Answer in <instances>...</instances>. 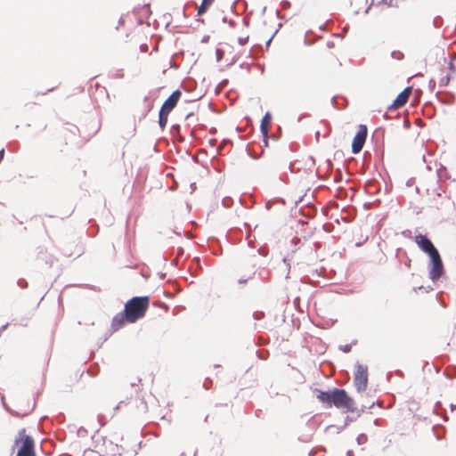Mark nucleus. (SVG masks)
I'll use <instances>...</instances> for the list:
<instances>
[{"instance_id":"obj_14","label":"nucleus","mask_w":456,"mask_h":456,"mask_svg":"<svg viewBox=\"0 0 456 456\" xmlns=\"http://www.w3.org/2000/svg\"><path fill=\"white\" fill-rule=\"evenodd\" d=\"M248 41V36H243V37H240L238 38V42L240 45H245Z\"/></svg>"},{"instance_id":"obj_19","label":"nucleus","mask_w":456,"mask_h":456,"mask_svg":"<svg viewBox=\"0 0 456 456\" xmlns=\"http://www.w3.org/2000/svg\"><path fill=\"white\" fill-rule=\"evenodd\" d=\"M390 5L391 6H397V2H395V4H393V0L390 1Z\"/></svg>"},{"instance_id":"obj_7","label":"nucleus","mask_w":456,"mask_h":456,"mask_svg":"<svg viewBox=\"0 0 456 456\" xmlns=\"http://www.w3.org/2000/svg\"><path fill=\"white\" fill-rule=\"evenodd\" d=\"M367 133L368 129L365 125H360L358 126V131L354 135L352 142V151L354 154L359 153L362 150L367 138Z\"/></svg>"},{"instance_id":"obj_4","label":"nucleus","mask_w":456,"mask_h":456,"mask_svg":"<svg viewBox=\"0 0 456 456\" xmlns=\"http://www.w3.org/2000/svg\"><path fill=\"white\" fill-rule=\"evenodd\" d=\"M181 94H182L179 90H175L162 104L159 113V124L162 129L166 127L168 120V115L176 106Z\"/></svg>"},{"instance_id":"obj_5","label":"nucleus","mask_w":456,"mask_h":456,"mask_svg":"<svg viewBox=\"0 0 456 456\" xmlns=\"http://www.w3.org/2000/svg\"><path fill=\"white\" fill-rule=\"evenodd\" d=\"M79 128L72 124H66L58 133L57 140L61 146L73 142L79 136Z\"/></svg>"},{"instance_id":"obj_16","label":"nucleus","mask_w":456,"mask_h":456,"mask_svg":"<svg viewBox=\"0 0 456 456\" xmlns=\"http://www.w3.org/2000/svg\"><path fill=\"white\" fill-rule=\"evenodd\" d=\"M194 117H195V114L193 112H190L189 114L186 115L185 119L186 120H190V119H191Z\"/></svg>"},{"instance_id":"obj_13","label":"nucleus","mask_w":456,"mask_h":456,"mask_svg":"<svg viewBox=\"0 0 456 456\" xmlns=\"http://www.w3.org/2000/svg\"><path fill=\"white\" fill-rule=\"evenodd\" d=\"M214 2L215 0H202L201 4L198 7L197 14L203 15Z\"/></svg>"},{"instance_id":"obj_6","label":"nucleus","mask_w":456,"mask_h":456,"mask_svg":"<svg viewBox=\"0 0 456 456\" xmlns=\"http://www.w3.org/2000/svg\"><path fill=\"white\" fill-rule=\"evenodd\" d=\"M368 376V367L362 364H357L354 384L358 392H362L367 388Z\"/></svg>"},{"instance_id":"obj_3","label":"nucleus","mask_w":456,"mask_h":456,"mask_svg":"<svg viewBox=\"0 0 456 456\" xmlns=\"http://www.w3.org/2000/svg\"><path fill=\"white\" fill-rule=\"evenodd\" d=\"M14 448L17 449L16 456H37L34 439L27 434L25 428L19 431L14 441Z\"/></svg>"},{"instance_id":"obj_2","label":"nucleus","mask_w":456,"mask_h":456,"mask_svg":"<svg viewBox=\"0 0 456 456\" xmlns=\"http://www.w3.org/2000/svg\"><path fill=\"white\" fill-rule=\"evenodd\" d=\"M150 305V297H134L125 305L124 313L126 314L127 322L134 323L142 318Z\"/></svg>"},{"instance_id":"obj_9","label":"nucleus","mask_w":456,"mask_h":456,"mask_svg":"<svg viewBox=\"0 0 456 456\" xmlns=\"http://www.w3.org/2000/svg\"><path fill=\"white\" fill-rule=\"evenodd\" d=\"M414 240L416 244L429 256L436 254L438 250L433 245L432 241L423 234H418L415 236Z\"/></svg>"},{"instance_id":"obj_10","label":"nucleus","mask_w":456,"mask_h":456,"mask_svg":"<svg viewBox=\"0 0 456 456\" xmlns=\"http://www.w3.org/2000/svg\"><path fill=\"white\" fill-rule=\"evenodd\" d=\"M411 87H406L398 96L395 98L392 105L389 107L390 110H396L403 106L407 102L411 94Z\"/></svg>"},{"instance_id":"obj_18","label":"nucleus","mask_w":456,"mask_h":456,"mask_svg":"<svg viewBox=\"0 0 456 456\" xmlns=\"http://www.w3.org/2000/svg\"><path fill=\"white\" fill-rule=\"evenodd\" d=\"M358 440H359V443H361V441H365L366 440V436L364 435H362L358 437Z\"/></svg>"},{"instance_id":"obj_11","label":"nucleus","mask_w":456,"mask_h":456,"mask_svg":"<svg viewBox=\"0 0 456 456\" xmlns=\"http://www.w3.org/2000/svg\"><path fill=\"white\" fill-rule=\"evenodd\" d=\"M127 322L126 321V314L123 313H118L116 314L111 322V328L114 331L121 329L125 323Z\"/></svg>"},{"instance_id":"obj_15","label":"nucleus","mask_w":456,"mask_h":456,"mask_svg":"<svg viewBox=\"0 0 456 456\" xmlns=\"http://www.w3.org/2000/svg\"><path fill=\"white\" fill-rule=\"evenodd\" d=\"M154 305L160 307L161 309H163L166 312L167 311V305L162 303V302L157 301V302L154 303Z\"/></svg>"},{"instance_id":"obj_17","label":"nucleus","mask_w":456,"mask_h":456,"mask_svg":"<svg viewBox=\"0 0 456 456\" xmlns=\"http://www.w3.org/2000/svg\"><path fill=\"white\" fill-rule=\"evenodd\" d=\"M4 157V149H2V150L0 151V163L3 161Z\"/></svg>"},{"instance_id":"obj_12","label":"nucleus","mask_w":456,"mask_h":456,"mask_svg":"<svg viewBox=\"0 0 456 456\" xmlns=\"http://www.w3.org/2000/svg\"><path fill=\"white\" fill-rule=\"evenodd\" d=\"M271 123H272V117H271L270 113L267 112L263 117V118L261 120V125H260V130H261V133H262L263 136L265 137V141L268 136Z\"/></svg>"},{"instance_id":"obj_8","label":"nucleus","mask_w":456,"mask_h":456,"mask_svg":"<svg viewBox=\"0 0 456 456\" xmlns=\"http://www.w3.org/2000/svg\"><path fill=\"white\" fill-rule=\"evenodd\" d=\"M432 266L428 275L432 281H437L444 274V265L439 252L430 256Z\"/></svg>"},{"instance_id":"obj_1","label":"nucleus","mask_w":456,"mask_h":456,"mask_svg":"<svg viewBox=\"0 0 456 456\" xmlns=\"http://www.w3.org/2000/svg\"><path fill=\"white\" fill-rule=\"evenodd\" d=\"M316 397L328 408L335 406L343 412H354L356 405L353 398H351L346 390L334 388L331 391L324 392L316 390Z\"/></svg>"}]
</instances>
